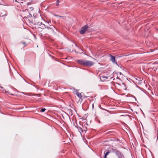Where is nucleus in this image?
Returning <instances> with one entry per match:
<instances>
[{
  "instance_id": "nucleus-1",
  "label": "nucleus",
  "mask_w": 158,
  "mask_h": 158,
  "mask_svg": "<svg viewBox=\"0 0 158 158\" xmlns=\"http://www.w3.org/2000/svg\"><path fill=\"white\" fill-rule=\"evenodd\" d=\"M77 62L80 64L86 67H89L94 64V63L90 61L86 60H78Z\"/></svg>"
},
{
  "instance_id": "nucleus-2",
  "label": "nucleus",
  "mask_w": 158,
  "mask_h": 158,
  "mask_svg": "<svg viewBox=\"0 0 158 158\" xmlns=\"http://www.w3.org/2000/svg\"><path fill=\"white\" fill-rule=\"evenodd\" d=\"M111 149L112 150V152L115 153L116 155L118 156V158H121L122 155L120 152L118 151L116 149H114L112 148H111Z\"/></svg>"
},
{
  "instance_id": "nucleus-3",
  "label": "nucleus",
  "mask_w": 158,
  "mask_h": 158,
  "mask_svg": "<svg viewBox=\"0 0 158 158\" xmlns=\"http://www.w3.org/2000/svg\"><path fill=\"white\" fill-rule=\"evenodd\" d=\"M88 28V27L86 25L82 27L80 30V34H84L87 30Z\"/></svg>"
},
{
  "instance_id": "nucleus-4",
  "label": "nucleus",
  "mask_w": 158,
  "mask_h": 158,
  "mask_svg": "<svg viewBox=\"0 0 158 158\" xmlns=\"http://www.w3.org/2000/svg\"><path fill=\"white\" fill-rule=\"evenodd\" d=\"M76 94L77 96L81 99H82L84 98V94L83 93H79L77 91H76Z\"/></svg>"
},
{
  "instance_id": "nucleus-5",
  "label": "nucleus",
  "mask_w": 158,
  "mask_h": 158,
  "mask_svg": "<svg viewBox=\"0 0 158 158\" xmlns=\"http://www.w3.org/2000/svg\"><path fill=\"white\" fill-rule=\"evenodd\" d=\"M43 26H42V27L43 28V29H44V27H45V28H47L48 30H49V32H52L53 31V28H54V27H46L45 25L44 24L42 25Z\"/></svg>"
},
{
  "instance_id": "nucleus-6",
  "label": "nucleus",
  "mask_w": 158,
  "mask_h": 158,
  "mask_svg": "<svg viewBox=\"0 0 158 158\" xmlns=\"http://www.w3.org/2000/svg\"><path fill=\"white\" fill-rule=\"evenodd\" d=\"M108 79V77L105 76H101L100 77V79L102 81H104V80L107 79Z\"/></svg>"
},
{
  "instance_id": "nucleus-7",
  "label": "nucleus",
  "mask_w": 158,
  "mask_h": 158,
  "mask_svg": "<svg viewBox=\"0 0 158 158\" xmlns=\"http://www.w3.org/2000/svg\"><path fill=\"white\" fill-rule=\"evenodd\" d=\"M111 60L113 63L115 62V57L113 56H111Z\"/></svg>"
},
{
  "instance_id": "nucleus-8",
  "label": "nucleus",
  "mask_w": 158,
  "mask_h": 158,
  "mask_svg": "<svg viewBox=\"0 0 158 158\" xmlns=\"http://www.w3.org/2000/svg\"><path fill=\"white\" fill-rule=\"evenodd\" d=\"M110 152H112V150L107 151L105 154L104 158H106V156Z\"/></svg>"
},
{
  "instance_id": "nucleus-9",
  "label": "nucleus",
  "mask_w": 158,
  "mask_h": 158,
  "mask_svg": "<svg viewBox=\"0 0 158 158\" xmlns=\"http://www.w3.org/2000/svg\"><path fill=\"white\" fill-rule=\"evenodd\" d=\"M77 128L79 132L81 134L83 132V130L80 127H77Z\"/></svg>"
},
{
  "instance_id": "nucleus-10",
  "label": "nucleus",
  "mask_w": 158,
  "mask_h": 158,
  "mask_svg": "<svg viewBox=\"0 0 158 158\" xmlns=\"http://www.w3.org/2000/svg\"><path fill=\"white\" fill-rule=\"evenodd\" d=\"M46 110V109H45V108H43V109H41V111L42 112H44Z\"/></svg>"
},
{
  "instance_id": "nucleus-11",
  "label": "nucleus",
  "mask_w": 158,
  "mask_h": 158,
  "mask_svg": "<svg viewBox=\"0 0 158 158\" xmlns=\"http://www.w3.org/2000/svg\"><path fill=\"white\" fill-rule=\"evenodd\" d=\"M56 2L57 3H58L59 2V0H57ZM56 6H58V4H57L56 5Z\"/></svg>"
},
{
  "instance_id": "nucleus-12",
  "label": "nucleus",
  "mask_w": 158,
  "mask_h": 158,
  "mask_svg": "<svg viewBox=\"0 0 158 158\" xmlns=\"http://www.w3.org/2000/svg\"><path fill=\"white\" fill-rule=\"evenodd\" d=\"M37 95V96H39V97H40V94H37V95Z\"/></svg>"
},
{
  "instance_id": "nucleus-13",
  "label": "nucleus",
  "mask_w": 158,
  "mask_h": 158,
  "mask_svg": "<svg viewBox=\"0 0 158 158\" xmlns=\"http://www.w3.org/2000/svg\"><path fill=\"white\" fill-rule=\"evenodd\" d=\"M23 44H25V42H23Z\"/></svg>"
},
{
  "instance_id": "nucleus-14",
  "label": "nucleus",
  "mask_w": 158,
  "mask_h": 158,
  "mask_svg": "<svg viewBox=\"0 0 158 158\" xmlns=\"http://www.w3.org/2000/svg\"><path fill=\"white\" fill-rule=\"evenodd\" d=\"M58 16L60 17H61V16Z\"/></svg>"
}]
</instances>
